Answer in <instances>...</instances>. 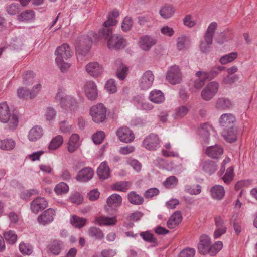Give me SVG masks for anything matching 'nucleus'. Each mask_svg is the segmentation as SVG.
Segmentation results:
<instances>
[{"instance_id":"59","label":"nucleus","mask_w":257,"mask_h":257,"mask_svg":"<svg viewBox=\"0 0 257 257\" xmlns=\"http://www.w3.org/2000/svg\"><path fill=\"white\" fill-rule=\"evenodd\" d=\"M105 137L104 132L100 131L96 132L92 136L94 143L96 144H100L103 141Z\"/></svg>"},{"instance_id":"23","label":"nucleus","mask_w":257,"mask_h":257,"mask_svg":"<svg viewBox=\"0 0 257 257\" xmlns=\"http://www.w3.org/2000/svg\"><path fill=\"white\" fill-rule=\"evenodd\" d=\"M115 66L116 69V76L120 80H124L127 74V67L122 63L120 60H117L115 62Z\"/></svg>"},{"instance_id":"2","label":"nucleus","mask_w":257,"mask_h":257,"mask_svg":"<svg viewBox=\"0 0 257 257\" xmlns=\"http://www.w3.org/2000/svg\"><path fill=\"white\" fill-rule=\"evenodd\" d=\"M56 55L55 62L59 67L61 72H64L68 70L70 64L64 62L72 56V52L68 44L64 43L62 45L58 47L55 51Z\"/></svg>"},{"instance_id":"42","label":"nucleus","mask_w":257,"mask_h":257,"mask_svg":"<svg viewBox=\"0 0 257 257\" xmlns=\"http://www.w3.org/2000/svg\"><path fill=\"white\" fill-rule=\"evenodd\" d=\"M184 190L191 195H197L201 192V186L199 184L186 185Z\"/></svg>"},{"instance_id":"4","label":"nucleus","mask_w":257,"mask_h":257,"mask_svg":"<svg viewBox=\"0 0 257 257\" xmlns=\"http://www.w3.org/2000/svg\"><path fill=\"white\" fill-rule=\"evenodd\" d=\"M0 121L7 124L9 129L14 130L16 128L18 123V116L11 114L6 102L0 103Z\"/></svg>"},{"instance_id":"3","label":"nucleus","mask_w":257,"mask_h":257,"mask_svg":"<svg viewBox=\"0 0 257 257\" xmlns=\"http://www.w3.org/2000/svg\"><path fill=\"white\" fill-rule=\"evenodd\" d=\"M98 39L97 35L93 33L78 37L75 44L76 55H85L89 51L92 42L96 41Z\"/></svg>"},{"instance_id":"55","label":"nucleus","mask_w":257,"mask_h":257,"mask_svg":"<svg viewBox=\"0 0 257 257\" xmlns=\"http://www.w3.org/2000/svg\"><path fill=\"white\" fill-rule=\"evenodd\" d=\"M56 116V111L54 108L51 107H47L45 112L44 116L47 121L54 120Z\"/></svg>"},{"instance_id":"60","label":"nucleus","mask_w":257,"mask_h":257,"mask_svg":"<svg viewBox=\"0 0 257 257\" xmlns=\"http://www.w3.org/2000/svg\"><path fill=\"white\" fill-rule=\"evenodd\" d=\"M228 75L224 77L222 80V83L224 84H232L238 80L239 77L238 75H234L231 76Z\"/></svg>"},{"instance_id":"10","label":"nucleus","mask_w":257,"mask_h":257,"mask_svg":"<svg viewBox=\"0 0 257 257\" xmlns=\"http://www.w3.org/2000/svg\"><path fill=\"white\" fill-rule=\"evenodd\" d=\"M116 134L120 141L126 143L132 142L134 139L133 132L125 126L117 129Z\"/></svg>"},{"instance_id":"62","label":"nucleus","mask_w":257,"mask_h":257,"mask_svg":"<svg viewBox=\"0 0 257 257\" xmlns=\"http://www.w3.org/2000/svg\"><path fill=\"white\" fill-rule=\"evenodd\" d=\"M6 10L8 13L10 15H15L19 12V5L18 4H11L7 7Z\"/></svg>"},{"instance_id":"58","label":"nucleus","mask_w":257,"mask_h":257,"mask_svg":"<svg viewBox=\"0 0 257 257\" xmlns=\"http://www.w3.org/2000/svg\"><path fill=\"white\" fill-rule=\"evenodd\" d=\"M233 169L232 167H230L227 169L226 172L222 177V179L225 183L227 184L233 180Z\"/></svg>"},{"instance_id":"54","label":"nucleus","mask_w":257,"mask_h":257,"mask_svg":"<svg viewBox=\"0 0 257 257\" xmlns=\"http://www.w3.org/2000/svg\"><path fill=\"white\" fill-rule=\"evenodd\" d=\"M63 138L62 136L58 135L55 137L51 141L49 146V149L55 150L58 148L63 143Z\"/></svg>"},{"instance_id":"45","label":"nucleus","mask_w":257,"mask_h":257,"mask_svg":"<svg viewBox=\"0 0 257 257\" xmlns=\"http://www.w3.org/2000/svg\"><path fill=\"white\" fill-rule=\"evenodd\" d=\"M86 220L85 218L77 216H73L71 218L70 222L73 226L80 228L85 225Z\"/></svg>"},{"instance_id":"14","label":"nucleus","mask_w":257,"mask_h":257,"mask_svg":"<svg viewBox=\"0 0 257 257\" xmlns=\"http://www.w3.org/2000/svg\"><path fill=\"white\" fill-rule=\"evenodd\" d=\"M235 116L231 113L223 114L219 118L220 125L223 129L232 128L235 126Z\"/></svg>"},{"instance_id":"40","label":"nucleus","mask_w":257,"mask_h":257,"mask_svg":"<svg viewBox=\"0 0 257 257\" xmlns=\"http://www.w3.org/2000/svg\"><path fill=\"white\" fill-rule=\"evenodd\" d=\"M88 233L90 237L96 240H101L104 237L102 231L96 227H91L89 229Z\"/></svg>"},{"instance_id":"30","label":"nucleus","mask_w":257,"mask_h":257,"mask_svg":"<svg viewBox=\"0 0 257 257\" xmlns=\"http://www.w3.org/2000/svg\"><path fill=\"white\" fill-rule=\"evenodd\" d=\"M149 99L152 102L159 104L164 102L165 97L161 91L153 90L150 93Z\"/></svg>"},{"instance_id":"5","label":"nucleus","mask_w":257,"mask_h":257,"mask_svg":"<svg viewBox=\"0 0 257 257\" xmlns=\"http://www.w3.org/2000/svg\"><path fill=\"white\" fill-rule=\"evenodd\" d=\"M217 27L216 22H212L208 26L204 36V39L201 41L200 49L202 53H208L212 44L213 37L214 35L215 30Z\"/></svg>"},{"instance_id":"35","label":"nucleus","mask_w":257,"mask_h":257,"mask_svg":"<svg viewBox=\"0 0 257 257\" xmlns=\"http://www.w3.org/2000/svg\"><path fill=\"white\" fill-rule=\"evenodd\" d=\"M79 139L78 135L74 134L71 135L68 142V150L69 152H73L78 148L79 146Z\"/></svg>"},{"instance_id":"13","label":"nucleus","mask_w":257,"mask_h":257,"mask_svg":"<svg viewBox=\"0 0 257 257\" xmlns=\"http://www.w3.org/2000/svg\"><path fill=\"white\" fill-rule=\"evenodd\" d=\"M160 140L157 135L151 134L143 141V145L149 150H154L159 147Z\"/></svg>"},{"instance_id":"6","label":"nucleus","mask_w":257,"mask_h":257,"mask_svg":"<svg viewBox=\"0 0 257 257\" xmlns=\"http://www.w3.org/2000/svg\"><path fill=\"white\" fill-rule=\"evenodd\" d=\"M106 108L102 103L93 106L90 109V114L96 123L102 122L106 118Z\"/></svg>"},{"instance_id":"32","label":"nucleus","mask_w":257,"mask_h":257,"mask_svg":"<svg viewBox=\"0 0 257 257\" xmlns=\"http://www.w3.org/2000/svg\"><path fill=\"white\" fill-rule=\"evenodd\" d=\"M175 12V9L171 5H165L160 11V16L164 19H169L173 16Z\"/></svg>"},{"instance_id":"38","label":"nucleus","mask_w":257,"mask_h":257,"mask_svg":"<svg viewBox=\"0 0 257 257\" xmlns=\"http://www.w3.org/2000/svg\"><path fill=\"white\" fill-rule=\"evenodd\" d=\"M62 244L58 240H54L48 246L49 251L54 255H58L62 250Z\"/></svg>"},{"instance_id":"31","label":"nucleus","mask_w":257,"mask_h":257,"mask_svg":"<svg viewBox=\"0 0 257 257\" xmlns=\"http://www.w3.org/2000/svg\"><path fill=\"white\" fill-rule=\"evenodd\" d=\"M61 106L64 109L72 110L75 108L76 102L73 97L66 95L62 102H61Z\"/></svg>"},{"instance_id":"43","label":"nucleus","mask_w":257,"mask_h":257,"mask_svg":"<svg viewBox=\"0 0 257 257\" xmlns=\"http://www.w3.org/2000/svg\"><path fill=\"white\" fill-rule=\"evenodd\" d=\"M218 73L219 72L217 69L213 68L208 72L199 71L196 73V76H200L201 74H204V76L207 80H210L216 77Z\"/></svg>"},{"instance_id":"7","label":"nucleus","mask_w":257,"mask_h":257,"mask_svg":"<svg viewBox=\"0 0 257 257\" xmlns=\"http://www.w3.org/2000/svg\"><path fill=\"white\" fill-rule=\"evenodd\" d=\"M219 85L216 81H212L208 84L202 90L201 96L205 101L211 100L217 94Z\"/></svg>"},{"instance_id":"16","label":"nucleus","mask_w":257,"mask_h":257,"mask_svg":"<svg viewBox=\"0 0 257 257\" xmlns=\"http://www.w3.org/2000/svg\"><path fill=\"white\" fill-rule=\"evenodd\" d=\"M84 91L87 97L90 100H94L98 96L97 87L95 83L92 81L86 82Z\"/></svg>"},{"instance_id":"47","label":"nucleus","mask_w":257,"mask_h":257,"mask_svg":"<svg viewBox=\"0 0 257 257\" xmlns=\"http://www.w3.org/2000/svg\"><path fill=\"white\" fill-rule=\"evenodd\" d=\"M20 251L24 255H30L33 252V247L30 243L22 242L19 244Z\"/></svg>"},{"instance_id":"56","label":"nucleus","mask_w":257,"mask_h":257,"mask_svg":"<svg viewBox=\"0 0 257 257\" xmlns=\"http://www.w3.org/2000/svg\"><path fill=\"white\" fill-rule=\"evenodd\" d=\"M105 88L109 93H114L117 91V88L114 79H110L107 81Z\"/></svg>"},{"instance_id":"34","label":"nucleus","mask_w":257,"mask_h":257,"mask_svg":"<svg viewBox=\"0 0 257 257\" xmlns=\"http://www.w3.org/2000/svg\"><path fill=\"white\" fill-rule=\"evenodd\" d=\"M119 16V12L114 10L110 13L107 16V20L103 23V28H111L110 26H114L117 23L115 18Z\"/></svg>"},{"instance_id":"25","label":"nucleus","mask_w":257,"mask_h":257,"mask_svg":"<svg viewBox=\"0 0 257 257\" xmlns=\"http://www.w3.org/2000/svg\"><path fill=\"white\" fill-rule=\"evenodd\" d=\"M43 135L42 128L38 126L32 127L29 131L28 136V139L31 141H36L40 139Z\"/></svg>"},{"instance_id":"57","label":"nucleus","mask_w":257,"mask_h":257,"mask_svg":"<svg viewBox=\"0 0 257 257\" xmlns=\"http://www.w3.org/2000/svg\"><path fill=\"white\" fill-rule=\"evenodd\" d=\"M133 22L132 19L128 17H125L123 19L121 29L123 31H128L132 27Z\"/></svg>"},{"instance_id":"28","label":"nucleus","mask_w":257,"mask_h":257,"mask_svg":"<svg viewBox=\"0 0 257 257\" xmlns=\"http://www.w3.org/2000/svg\"><path fill=\"white\" fill-rule=\"evenodd\" d=\"M95 223L100 226L115 225L117 223L116 217L100 216L95 218Z\"/></svg>"},{"instance_id":"29","label":"nucleus","mask_w":257,"mask_h":257,"mask_svg":"<svg viewBox=\"0 0 257 257\" xmlns=\"http://www.w3.org/2000/svg\"><path fill=\"white\" fill-rule=\"evenodd\" d=\"M211 196L214 199L221 200L225 195V190L222 186L216 185L210 190Z\"/></svg>"},{"instance_id":"51","label":"nucleus","mask_w":257,"mask_h":257,"mask_svg":"<svg viewBox=\"0 0 257 257\" xmlns=\"http://www.w3.org/2000/svg\"><path fill=\"white\" fill-rule=\"evenodd\" d=\"M34 74L32 71H27L23 75V83L29 86L33 83Z\"/></svg>"},{"instance_id":"26","label":"nucleus","mask_w":257,"mask_h":257,"mask_svg":"<svg viewBox=\"0 0 257 257\" xmlns=\"http://www.w3.org/2000/svg\"><path fill=\"white\" fill-rule=\"evenodd\" d=\"M99 178L101 179H106L110 175V169L105 162L100 164L97 170Z\"/></svg>"},{"instance_id":"41","label":"nucleus","mask_w":257,"mask_h":257,"mask_svg":"<svg viewBox=\"0 0 257 257\" xmlns=\"http://www.w3.org/2000/svg\"><path fill=\"white\" fill-rule=\"evenodd\" d=\"M131 183L128 181L118 182L111 186L112 190L125 192L128 189Z\"/></svg>"},{"instance_id":"17","label":"nucleus","mask_w":257,"mask_h":257,"mask_svg":"<svg viewBox=\"0 0 257 257\" xmlns=\"http://www.w3.org/2000/svg\"><path fill=\"white\" fill-rule=\"evenodd\" d=\"M210 244V238L208 235L206 234L201 235L198 244V249L199 253L202 254H206L208 252Z\"/></svg>"},{"instance_id":"21","label":"nucleus","mask_w":257,"mask_h":257,"mask_svg":"<svg viewBox=\"0 0 257 257\" xmlns=\"http://www.w3.org/2000/svg\"><path fill=\"white\" fill-rule=\"evenodd\" d=\"M202 169L206 173L211 175L217 170L216 163L210 160L202 161L200 164Z\"/></svg>"},{"instance_id":"46","label":"nucleus","mask_w":257,"mask_h":257,"mask_svg":"<svg viewBox=\"0 0 257 257\" xmlns=\"http://www.w3.org/2000/svg\"><path fill=\"white\" fill-rule=\"evenodd\" d=\"M188 108L185 106H181L176 109L173 116L176 119H179L185 116L188 112Z\"/></svg>"},{"instance_id":"37","label":"nucleus","mask_w":257,"mask_h":257,"mask_svg":"<svg viewBox=\"0 0 257 257\" xmlns=\"http://www.w3.org/2000/svg\"><path fill=\"white\" fill-rule=\"evenodd\" d=\"M232 103L230 100L227 98L221 97L218 98L216 102L215 107L219 110H225L230 108Z\"/></svg>"},{"instance_id":"8","label":"nucleus","mask_w":257,"mask_h":257,"mask_svg":"<svg viewBox=\"0 0 257 257\" xmlns=\"http://www.w3.org/2000/svg\"><path fill=\"white\" fill-rule=\"evenodd\" d=\"M166 79L171 84H179L182 80L181 74L179 67L177 66L171 67L166 74Z\"/></svg>"},{"instance_id":"20","label":"nucleus","mask_w":257,"mask_h":257,"mask_svg":"<svg viewBox=\"0 0 257 257\" xmlns=\"http://www.w3.org/2000/svg\"><path fill=\"white\" fill-rule=\"evenodd\" d=\"M93 176V171L89 167H85L79 171L76 179L81 182H86L91 179Z\"/></svg>"},{"instance_id":"27","label":"nucleus","mask_w":257,"mask_h":257,"mask_svg":"<svg viewBox=\"0 0 257 257\" xmlns=\"http://www.w3.org/2000/svg\"><path fill=\"white\" fill-rule=\"evenodd\" d=\"M222 135L227 142H233L237 139V130L235 126L232 128L223 129Z\"/></svg>"},{"instance_id":"44","label":"nucleus","mask_w":257,"mask_h":257,"mask_svg":"<svg viewBox=\"0 0 257 257\" xmlns=\"http://www.w3.org/2000/svg\"><path fill=\"white\" fill-rule=\"evenodd\" d=\"M5 240L10 244H14L17 241V235L14 231L9 230L3 233Z\"/></svg>"},{"instance_id":"53","label":"nucleus","mask_w":257,"mask_h":257,"mask_svg":"<svg viewBox=\"0 0 257 257\" xmlns=\"http://www.w3.org/2000/svg\"><path fill=\"white\" fill-rule=\"evenodd\" d=\"M54 191L58 195L66 193L69 191V187L66 183L61 182L55 186Z\"/></svg>"},{"instance_id":"39","label":"nucleus","mask_w":257,"mask_h":257,"mask_svg":"<svg viewBox=\"0 0 257 257\" xmlns=\"http://www.w3.org/2000/svg\"><path fill=\"white\" fill-rule=\"evenodd\" d=\"M107 203L110 207H118L122 203V198L117 194H113L107 199Z\"/></svg>"},{"instance_id":"50","label":"nucleus","mask_w":257,"mask_h":257,"mask_svg":"<svg viewBox=\"0 0 257 257\" xmlns=\"http://www.w3.org/2000/svg\"><path fill=\"white\" fill-rule=\"evenodd\" d=\"M222 242L220 241H217L212 246L210 245L207 253L211 256H214L222 249Z\"/></svg>"},{"instance_id":"11","label":"nucleus","mask_w":257,"mask_h":257,"mask_svg":"<svg viewBox=\"0 0 257 257\" xmlns=\"http://www.w3.org/2000/svg\"><path fill=\"white\" fill-rule=\"evenodd\" d=\"M156 43L157 39L155 37L145 35L140 37L139 44L142 50L148 51Z\"/></svg>"},{"instance_id":"12","label":"nucleus","mask_w":257,"mask_h":257,"mask_svg":"<svg viewBox=\"0 0 257 257\" xmlns=\"http://www.w3.org/2000/svg\"><path fill=\"white\" fill-rule=\"evenodd\" d=\"M154 80V76L151 71L145 72L139 81V87L142 90H147L151 87Z\"/></svg>"},{"instance_id":"1","label":"nucleus","mask_w":257,"mask_h":257,"mask_svg":"<svg viewBox=\"0 0 257 257\" xmlns=\"http://www.w3.org/2000/svg\"><path fill=\"white\" fill-rule=\"evenodd\" d=\"M99 37L107 40V45L110 50H119L127 45L126 41L121 35L113 34L111 28H102L98 33Z\"/></svg>"},{"instance_id":"49","label":"nucleus","mask_w":257,"mask_h":257,"mask_svg":"<svg viewBox=\"0 0 257 257\" xmlns=\"http://www.w3.org/2000/svg\"><path fill=\"white\" fill-rule=\"evenodd\" d=\"M35 13L33 10H27L22 13L18 16L19 21H29L34 19Z\"/></svg>"},{"instance_id":"18","label":"nucleus","mask_w":257,"mask_h":257,"mask_svg":"<svg viewBox=\"0 0 257 257\" xmlns=\"http://www.w3.org/2000/svg\"><path fill=\"white\" fill-rule=\"evenodd\" d=\"M48 206V202L44 198L38 197L31 203V209L32 211L37 214L42 210Z\"/></svg>"},{"instance_id":"9","label":"nucleus","mask_w":257,"mask_h":257,"mask_svg":"<svg viewBox=\"0 0 257 257\" xmlns=\"http://www.w3.org/2000/svg\"><path fill=\"white\" fill-rule=\"evenodd\" d=\"M55 215V210L52 208H49L38 217L37 221L40 225L45 226L54 220Z\"/></svg>"},{"instance_id":"33","label":"nucleus","mask_w":257,"mask_h":257,"mask_svg":"<svg viewBox=\"0 0 257 257\" xmlns=\"http://www.w3.org/2000/svg\"><path fill=\"white\" fill-rule=\"evenodd\" d=\"M176 46L179 51L183 50L189 46L190 44V39L189 37L182 35L177 38L176 40Z\"/></svg>"},{"instance_id":"22","label":"nucleus","mask_w":257,"mask_h":257,"mask_svg":"<svg viewBox=\"0 0 257 257\" xmlns=\"http://www.w3.org/2000/svg\"><path fill=\"white\" fill-rule=\"evenodd\" d=\"M182 220L181 212L177 211L174 212L168 220L167 227L170 229L175 228Z\"/></svg>"},{"instance_id":"48","label":"nucleus","mask_w":257,"mask_h":257,"mask_svg":"<svg viewBox=\"0 0 257 257\" xmlns=\"http://www.w3.org/2000/svg\"><path fill=\"white\" fill-rule=\"evenodd\" d=\"M15 142L12 139L0 140V149L4 150H10L14 148Z\"/></svg>"},{"instance_id":"19","label":"nucleus","mask_w":257,"mask_h":257,"mask_svg":"<svg viewBox=\"0 0 257 257\" xmlns=\"http://www.w3.org/2000/svg\"><path fill=\"white\" fill-rule=\"evenodd\" d=\"M205 153L210 158L218 159L223 153V149L219 145L211 146L206 149Z\"/></svg>"},{"instance_id":"63","label":"nucleus","mask_w":257,"mask_h":257,"mask_svg":"<svg viewBox=\"0 0 257 257\" xmlns=\"http://www.w3.org/2000/svg\"><path fill=\"white\" fill-rule=\"evenodd\" d=\"M196 76L198 77V78L195 81L194 87L197 89H200L203 87L205 84V82L207 80L204 76V74H201L200 76Z\"/></svg>"},{"instance_id":"36","label":"nucleus","mask_w":257,"mask_h":257,"mask_svg":"<svg viewBox=\"0 0 257 257\" xmlns=\"http://www.w3.org/2000/svg\"><path fill=\"white\" fill-rule=\"evenodd\" d=\"M128 201L133 205H140L143 203L144 198L135 191H131L127 194Z\"/></svg>"},{"instance_id":"24","label":"nucleus","mask_w":257,"mask_h":257,"mask_svg":"<svg viewBox=\"0 0 257 257\" xmlns=\"http://www.w3.org/2000/svg\"><path fill=\"white\" fill-rule=\"evenodd\" d=\"M214 132L212 126L208 123H205L201 125L199 129V133L204 141L209 142V136Z\"/></svg>"},{"instance_id":"64","label":"nucleus","mask_w":257,"mask_h":257,"mask_svg":"<svg viewBox=\"0 0 257 257\" xmlns=\"http://www.w3.org/2000/svg\"><path fill=\"white\" fill-rule=\"evenodd\" d=\"M195 250L194 248H186L183 250L179 254V257H194Z\"/></svg>"},{"instance_id":"52","label":"nucleus","mask_w":257,"mask_h":257,"mask_svg":"<svg viewBox=\"0 0 257 257\" xmlns=\"http://www.w3.org/2000/svg\"><path fill=\"white\" fill-rule=\"evenodd\" d=\"M237 54L236 52H232L222 56L220 59V62L222 64H226L231 62L236 58Z\"/></svg>"},{"instance_id":"15","label":"nucleus","mask_w":257,"mask_h":257,"mask_svg":"<svg viewBox=\"0 0 257 257\" xmlns=\"http://www.w3.org/2000/svg\"><path fill=\"white\" fill-rule=\"evenodd\" d=\"M87 72L93 77H97L102 74L103 68L96 62H90L85 66Z\"/></svg>"},{"instance_id":"61","label":"nucleus","mask_w":257,"mask_h":257,"mask_svg":"<svg viewBox=\"0 0 257 257\" xmlns=\"http://www.w3.org/2000/svg\"><path fill=\"white\" fill-rule=\"evenodd\" d=\"M178 183L177 178L175 176H172L168 177L164 182V185L166 187L172 188L175 186Z\"/></svg>"}]
</instances>
